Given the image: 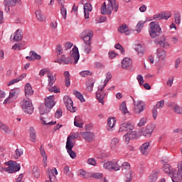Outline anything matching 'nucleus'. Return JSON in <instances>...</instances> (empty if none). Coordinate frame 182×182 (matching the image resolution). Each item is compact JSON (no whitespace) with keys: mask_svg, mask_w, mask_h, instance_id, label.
I'll return each instance as SVG.
<instances>
[{"mask_svg":"<svg viewBox=\"0 0 182 182\" xmlns=\"http://www.w3.org/2000/svg\"><path fill=\"white\" fill-rule=\"evenodd\" d=\"M83 139L88 141V143H92V141H95V134L93 132H82L81 134Z\"/></svg>","mask_w":182,"mask_h":182,"instance_id":"nucleus-12","label":"nucleus"},{"mask_svg":"<svg viewBox=\"0 0 182 182\" xmlns=\"http://www.w3.org/2000/svg\"><path fill=\"white\" fill-rule=\"evenodd\" d=\"M63 102L68 110H69V112H70L71 113H75V112L77 110V108H76V107H73V101L72 100L70 97L65 96L63 97Z\"/></svg>","mask_w":182,"mask_h":182,"instance_id":"nucleus-8","label":"nucleus"},{"mask_svg":"<svg viewBox=\"0 0 182 182\" xmlns=\"http://www.w3.org/2000/svg\"><path fill=\"white\" fill-rule=\"evenodd\" d=\"M143 102L139 101L136 105H135L134 112L135 113H137V114H140L141 112L144 111V106H143L141 104Z\"/></svg>","mask_w":182,"mask_h":182,"instance_id":"nucleus-23","label":"nucleus"},{"mask_svg":"<svg viewBox=\"0 0 182 182\" xmlns=\"http://www.w3.org/2000/svg\"><path fill=\"white\" fill-rule=\"evenodd\" d=\"M4 164H6V166H9V167L5 168L2 166V164L0 161V171L1 173L2 171H6L7 173H10L11 174H12L21 170V165H19V164H17L14 161H9L7 162H5Z\"/></svg>","mask_w":182,"mask_h":182,"instance_id":"nucleus-2","label":"nucleus"},{"mask_svg":"<svg viewBox=\"0 0 182 182\" xmlns=\"http://www.w3.org/2000/svg\"><path fill=\"white\" fill-rule=\"evenodd\" d=\"M149 147H150V142H145L141 146L139 150L143 156L149 154Z\"/></svg>","mask_w":182,"mask_h":182,"instance_id":"nucleus-19","label":"nucleus"},{"mask_svg":"<svg viewBox=\"0 0 182 182\" xmlns=\"http://www.w3.org/2000/svg\"><path fill=\"white\" fill-rule=\"evenodd\" d=\"M172 181L173 182H181L182 181V164L178 167V171H172Z\"/></svg>","mask_w":182,"mask_h":182,"instance_id":"nucleus-9","label":"nucleus"},{"mask_svg":"<svg viewBox=\"0 0 182 182\" xmlns=\"http://www.w3.org/2000/svg\"><path fill=\"white\" fill-rule=\"evenodd\" d=\"M111 163L112 170H114V171H119V170H120V165H119V162L117 161H112Z\"/></svg>","mask_w":182,"mask_h":182,"instance_id":"nucleus-36","label":"nucleus"},{"mask_svg":"<svg viewBox=\"0 0 182 182\" xmlns=\"http://www.w3.org/2000/svg\"><path fill=\"white\" fill-rule=\"evenodd\" d=\"M157 56L161 60H164V59H166V50H158Z\"/></svg>","mask_w":182,"mask_h":182,"instance_id":"nucleus-40","label":"nucleus"},{"mask_svg":"<svg viewBox=\"0 0 182 182\" xmlns=\"http://www.w3.org/2000/svg\"><path fill=\"white\" fill-rule=\"evenodd\" d=\"M73 95H75V97H77V99H79V100L83 103V102H85V98L83 97L82 93H80V92L79 91H74L73 92Z\"/></svg>","mask_w":182,"mask_h":182,"instance_id":"nucleus-41","label":"nucleus"},{"mask_svg":"<svg viewBox=\"0 0 182 182\" xmlns=\"http://www.w3.org/2000/svg\"><path fill=\"white\" fill-rule=\"evenodd\" d=\"M136 136L137 132L131 130L124 134L123 139L126 143H129L132 139H136Z\"/></svg>","mask_w":182,"mask_h":182,"instance_id":"nucleus-11","label":"nucleus"},{"mask_svg":"<svg viewBox=\"0 0 182 182\" xmlns=\"http://www.w3.org/2000/svg\"><path fill=\"white\" fill-rule=\"evenodd\" d=\"M16 2H18V0H4V5L5 6V11H6V12H9V8L15 6V5H16Z\"/></svg>","mask_w":182,"mask_h":182,"instance_id":"nucleus-17","label":"nucleus"},{"mask_svg":"<svg viewBox=\"0 0 182 182\" xmlns=\"http://www.w3.org/2000/svg\"><path fill=\"white\" fill-rule=\"evenodd\" d=\"M29 55L33 58L34 60H41V55H39L38 53H36V52L33 50L30 51Z\"/></svg>","mask_w":182,"mask_h":182,"instance_id":"nucleus-44","label":"nucleus"},{"mask_svg":"<svg viewBox=\"0 0 182 182\" xmlns=\"http://www.w3.org/2000/svg\"><path fill=\"white\" fill-rule=\"evenodd\" d=\"M133 129H134V127L133 126V124L130 123H124L121 125L119 132V133H123V132H129L133 130Z\"/></svg>","mask_w":182,"mask_h":182,"instance_id":"nucleus-13","label":"nucleus"},{"mask_svg":"<svg viewBox=\"0 0 182 182\" xmlns=\"http://www.w3.org/2000/svg\"><path fill=\"white\" fill-rule=\"evenodd\" d=\"M62 109H57L55 114V117H56V119H60V117H62Z\"/></svg>","mask_w":182,"mask_h":182,"instance_id":"nucleus-64","label":"nucleus"},{"mask_svg":"<svg viewBox=\"0 0 182 182\" xmlns=\"http://www.w3.org/2000/svg\"><path fill=\"white\" fill-rule=\"evenodd\" d=\"M144 26V22H143V21H139L137 23V25L136 26L137 33H139L141 31V29H143Z\"/></svg>","mask_w":182,"mask_h":182,"instance_id":"nucleus-50","label":"nucleus"},{"mask_svg":"<svg viewBox=\"0 0 182 182\" xmlns=\"http://www.w3.org/2000/svg\"><path fill=\"white\" fill-rule=\"evenodd\" d=\"M80 76L82 77H87V76H92V73L89 70H84L80 73Z\"/></svg>","mask_w":182,"mask_h":182,"instance_id":"nucleus-52","label":"nucleus"},{"mask_svg":"<svg viewBox=\"0 0 182 182\" xmlns=\"http://www.w3.org/2000/svg\"><path fill=\"white\" fill-rule=\"evenodd\" d=\"M84 52L85 53L89 54L90 52H92V46L91 44H85L84 48Z\"/></svg>","mask_w":182,"mask_h":182,"instance_id":"nucleus-51","label":"nucleus"},{"mask_svg":"<svg viewBox=\"0 0 182 182\" xmlns=\"http://www.w3.org/2000/svg\"><path fill=\"white\" fill-rule=\"evenodd\" d=\"M55 52L58 55H62L63 53V48H62V46H60V44L57 45Z\"/></svg>","mask_w":182,"mask_h":182,"instance_id":"nucleus-57","label":"nucleus"},{"mask_svg":"<svg viewBox=\"0 0 182 182\" xmlns=\"http://www.w3.org/2000/svg\"><path fill=\"white\" fill-rule=\"evenodd\" d=\"M173 112L176 113V114H182V107H180L178 105H174Z\"/></svg>","mask_w":182,"mask_h":182,"instance_id":"nucleus-49","label":"nucleus"},{"mask_svg":"<svg viewBox=\"0 0 182 182\" xmlns=\"http://www.w3.org/2000/svg\"><path fill=\"white\" fill-rule=\"evenodd\" d=\"M67 151L71 159H76V153L75 151H73V150L70 149Z\"/></svg>","mask_w":182,"mask_h":182,"instance_id":"nucleus-62","label":"nucleus"},{"mask_svg":"<svg viewBox=\"0 0 182 182\" xmlns=\"http://www.w3.org/2000/svg\"><path fill=\"white\" fill-rule=\"evenodd\" d=\"M80 39H82L85 45H92V38H93V31L85 30L80 35Z\"/></svg>","mask_w":182,"mask_h":182,"instance_id":"nucleus-6","label":"nucleus"},{"mask_svg":"<svg viewBox=\"0 0 182 182\" xmlns=\"http://www.w3.org/2000/svg\"><path fill=\"white\" fill-rule=\"evenodd\" d=\"M136 79L140 85V86H143L144 85V78H143V75H138Z\"/></svg>","mask_w":182,"mask_h":182,"instance_id":"nucleus-55","label":"nucleus"},{"mask_svg":"<svg viewBox=\"0 0 182 182\" xmlns=\"http://www.w3.org/2000/svg\"><path fill=\"white\" fill-rule=\"evenodd\" d=\"M118 32L119 33H127V32H130V28L126 24H122L119 27Z\"/></svg>","mask_w":182,"mask_h":182,"instance_id":"nucleus-30","label":"nucleus"},{"mask_svg":"<svg viewBox=\"0 0 182 182\" xmlns=\"http://www.w3.org/2000/svg\"><path fill=\"white\" fill-rule=\"evenodd\" d=\"M24 77H26V74H22L20 77L12 80L7 85L8 86H12V85H15V83H18V82H21Z\"/></svg>","mask_w":182,"mask_h":182,"instance_id":"nucleus-29","label":"nucleus"},{"mask_svg":"<svg viewBox=\"0 0 182 182\" xmlns=\"http://www.w3.org/2000/svg\"><path fill=\"white\" fill-rule=\"evenodd\" d=\"M91 177H93V178H102L103 177V174L100 173H93L91 175Z\"/></svg>","mask_w":182,"mask_h":182,"instance_id":"nucleus-60","label":"nucleus"},{"mask_svg":"<svg viewBox=\"0 0 182 182\" xmlns=\"http://www.w3.org/2000/svg\"><path fill=\"white\" fill-rule=\"evenodd\" d=\"M132 63L133 62L132 61V59L129 58H125L122 61V68L127 69V68H129V66H132Z\"/></svg>","mask_w":182,"mask_h":182,"instance_id":"nucleus-22","label":"nucleus"},{"mask_svg":"<svg viewBox=\"0 0 182 182\" xmlns=\"http://www.w3.org/2000/svg\"><path fill=\"white\" fill-rule=\"evenodd\" d=\"M25 94L27 97L33 95V90H32V86H31L29 83L26 84L25 86Z\"/></svg>","mask_w":182,"mask_h":182,"instance_id":"nucleus-27","label":"nucleus"},{"mask_svg":"<svg viewBox=\"0 0 182 182\" xmlns=\"http://www.w3.org/2000/svg\"><path fill=\"white\" fill-rule=\"evenodd\" d=\"M157 177H159V172H155L149 176V182L157 181Z\"/></svg>","mask_w":182,"mask_h":182,"instance_id":"nucleus-47","label":"nucleus"},{"mask_svg":"<svg viewBox=\"0 0 182 182\" xmlns=\"http://www.w3.org/2000/svg\"><path fill=\"white\" fill-rule=\"evenodd\" d=\"M114 48L116 49H119V50H121V53L122 55H124V48H123V46L120 45V43H117L115 46H114Z\"/></svg>","mask_w":182,"mask_h":182,"instance_id":"nucleus-56","label":"nucleus"},{"mask_svg":"<svg viewBox=\"0 0 182 182\" xmlns=\"http://www.w3.org/2000/svg\"><path fill=\"white\" fill-rule=\"evenodd\" d=\"M33 175L36 178H39L41 172L39 171V168L38 166H34L33 168Z\"/></svg>","mask_w":182,"mask_h":182,"instance_id":"nucleus-42","label":"nucleus"},{"mask_svg":"<svg viewBox=\"0 0 182 182\" xmlns=\"http://www.w3.org/2000/svg\"><path fill=\"white\" fill-rule=\"evenodd\" d=\"M80 58V55L79 54V49L77 47H74L73 48V53L70 57H66L65 55H62L61 58H58L55 60V63H59L60 65H69V63H73V59L75 60V65L77 63L79 59Z\"/></svg>","mask_w":182,"mask_h":182,"instance_id":"nucleus-1","label":"nucleus"},{"mask_svg":"<svg viewBox=\"0 0 182 182\" xmlns=\"http://www.w3.org/2000/svg\"><path fill=\"white\" fill-rule=\"evenodd\" d=\"M174 20L176 25H180V23H181V14L180 11H175Z\"/></svg>","mask_w":182,"mask_h":182,"instance_id":"nucleus-33","label":"nucleus"},{"mask_svg":"<svg viewBox=\"0 0 182 182\" xmlns=\"http://www.w3.org/2000/svg\"><path fill=\"white\" fill-rule=\"evenodd\" d=\"M169 18H171V12L167 11V12H161L159 14H154L153 16V19L154 21H161V19H165V21H167Z\"/></svg>","mask_w":182,"mask_h":182,"instance_id":"nucleus-10","label":"nucleus"},{"mask_svg":"<svg viewBox=\"0 0 182 182\" xmlns=\"http://www.w3.org/2000/svg\"><path fill=\"white\" fill-rule=\"evenodd\" d=\"M156 106L157 109H163V107H164V100H162L157 102Z\"/></svg>","mask_w":182,"mask_h":182,"instance_id":"nucleus-61","label":"nucleus"},{"mask_svg":"<svg viewBox=\"0 0 182 182\" xmlns=\"http://www.w3.org/2000/svg\"><path fill=\"white\" fill-rule=\"evenodd\" d=\"M64 76L65 79V86L66 87H69V86H70V73H69V71H65Z\"/></svg>","mask_w":182,"mask_h":182,"instance_id":"nucleus-34","label":"nucleus"},{"mask_svg":"<svg viewBox=\"0 0 182 182\" xmlns=\"http://www.w3.org/2000/svg\"><path fill=\"white\" fill-rule=\"evenodd\" d=\"M72 139H73V136H68L67 138V142H66V146H65L67 151L72 150L73 147H75V144L71 141Z\"/></svg>","mask_w":182,"mask_h":182,"instance_id":"nucleus-26","label":"nucleus"},{"mask_svg":"<svg viewBox=\"0 0 182 182\" xmlns=\"http://www.w3.org/2000/svg\"><path fill=\"white\" fill-rule=\"evenodd\" d=\"M21 106L24 113H27V114H32L33 113V106H32L31 100L28 98L23 99L21 102Z\"/></svg>","mask_w":182,"mask_h":182,"instance_id":"nucleus-5","label":"nucleus"},{"mask_svg":"<svg viewBox=\"0 0 182 182\" xmlns=\"http://www.w3.org/2000/svg\"><path fill=\"white\" fill-rule=\"evenodd\" d=\"M50 28H51V29L53 31L58 29V22L57 21H51L50 23Z\"/></svg>","mask_w":182,"mask_h":182,"instance_id":"nucleus-58","label":"nucleus"},{"mask_svg":"<svg viewBox=\"0 0 182 182\" xmlns=\"http://www.w3.org/2000/svg\"><path fill=\"white\" fill-rule=\"evenodd\" d=\"M48 92H50L51 93H60V89H59L58 87L56 86H51V87H47Z\"/></svg>","mask_w":182,"mask_h":182,"instance_id":"nucleus-39","label":"nucleus"},{"mask_svg":"<svg viewBox=\"0 0 182 182\" xmlns=\"http://www.w3.org/2000/svg\"><path fill=\"white\" fill-rule=\"evenodd\" d=\"M108 1L109 3L107 4V8L106 6V2L102 4L101 7L102 15H106V14H108V15H112V11H113V9L115 11V12H117L119 9V4L116 3V0H108Z\"/></svg>","mask_w":182,"mask_h":182,"instance_id":"nucleus-3","label":"nucleus"},{"mask_svg":"<svg viewBox=\"0 0 182 182\" xmlns=\"http://www.w3.org/2000/svg\"><path fill=\"white\" fill-rule=\"evenodd\" d=\"M135 46V50L137 52L139 56H143L144 55V47L141 43H137Z\"/></svg>","mask_w":182,"mask_h":182,"instance_id":"nucleus-24","label":"nucleus"},{"mask_svg":"<svg viewBox=\"0 0 182 182\" xmlns=\"http://www.w3.org/2000/svg\"><path fill=\"white\" fill-rule=\"evenodd\" d=\"M40 119L42 122V124H46V126H53V124H56V121L46 122L42 116L40 117Z\"/></svg>","mask_w":182,"mask_h":182,"instance_id":"nucleus-46","label":"nucleus"},{"mask_svg":"<svg viewBox=\"0 0 182 182\" xmlns=\"http://www.w3.org/2000/svg\"><path fill=\"white\" fill-rule=\"evenodd\" d=\"M104 168L112 170V161L105 162L103 165Z\"/></svg>","mask_w":182,"mask_h":182,"instance_id":"nucleus-59","label":"nucleus"},{"mask_svg":"<svg viewBox=\"0 0 182 182\" xmlns=\"http://www.w3.org/2000/svg\"><path fill=\"white\" fill-rule=\"evenodd\" d=\"M163 171L166 172V174H168V176H170V177L171 178V180H173V171H174L175 169H171L170 164H164L163 167Z\"/></svg>","mask_w":182,"mask_h":182,"instance_id":"nucleus-21","label":"nucleus"},{"mask_svg":"<svg viewBox=\"0 0 182 182\" xmlns=\"http://www.w3.org/2000/svg\"><path fill=\"white\" fill-rule=\"evenodd\" d=\"M120 139L118 138H113L110 142V149L112 151H117V149L119 147V143Z\"/></svg>","mask_w":182,"mask_h":182,"instance_id":"nucleus-18","label":"nucleus"},{"mask_svg":"<svg viewBox=\"0 0 182 182\" xmlns=\"http://www.w3.org/2000/svg\"><path fill=\"white\" fill-rule=\"evenodd\" d=\"M40 114L43 116V114H48L49 112H50V108H48L46 105H41L40 106Z\"/></svg>","mask_w":182,"mask_h":182,"instance_id":"nucleus-32","label":"nucleus"},{"mask_svg":"<svg viewBox=\"0 0 182 182\" xmlns=\"http://www.w3.org/2000/svg\"><path fill=\"white\" fill-rule=\"evenodd\" d=\"M122 170L124 173L126 174V182H132V180H133V176H132V171L130 170V164L128 162H124L122 164Z\"/></svg>","mask_w":182,"mask_h":182,"instance_id":"nucleus-7","label":"nucleus"},{"mask_svg":"<svg viewBox=\"0 0 182 182\" xmlns=\"http://www.w3.org/2000/svg\"><path fill=\"white\" fill-rule=\"evenodd\" d=\"M154 132V126L153 124L148 125L144 131L142 132V136L144 137H151Z\"/></svg>","mask_w":182,"mask_h":182,"instance_id":"nucleus-16","label":"nucleus"},{"mask_svg":"<svg viewBox=\"0 0 182 182\" xmlns=\"http://www.w3.org/2000/svg\"><path fill=\"white\" fill-rule=\"evenodd\" d=\"M35 14H36L38 21H40L41 22L45 21V17L42 14V12L41 11V10L36 11Z\"/></svg>","mask_w":182,"mask_h":182,"instance_id":"nucleus-38","label":"nucleus"},{"mask_svg":"<svg viewBox=\"0 0 182 182\" xmlns=\"http://www.w3.org/2000/svg\"><path fill=\"white\" fill-rule=\"evenodd\" d=\"M146 122H147V119L143 117V118H141V119H140V121H139V124H138V126H139V127H143V126L144 125L145 123H146Z\"/></svg>","mask_w":182,"mask_h":182,"instance_id":"nucleus-63","label":"nucleus"},{"mask_svg":"<svg viewBox=\"0 0 182 182\" xmlns=\"http://www.w3.org/2000/svg\"><path fill=\"white\" fill-rule=\"evenodd\" d=\"M87 164H90V166H96L97 164V162H96V159L95 158H90L87 161Z\"/></svg>","mask_w":182,"mask_h":182,"instance_id":"nucleus-53","label":"nucleus"},{"mask_svg":"<svg viewBox=\"0 0 182 182\" xmlns=\"http://www.w3.org/2000/svg\"><path fill=\"white\" fill-rule=\"evenodd\" d=\"M115 124H116V119L113 117L109 118L107 119V130H108V132H112Z\"/></svg>","mask_w":182,"mask_h":182,"instance_id":"nucleus-20","label":"nucleus"},{"mask_svg":"<svg viewBox=\"0 0 182 182\" xmlns=\"http://www.w3.org/2000/svg\"><path fill=\"white\" fill-rule=\"evenodd\" d=\"M14 41H15V42H19V41H22V30H16L14 34Z\"/></svg>","mask_w":182,"mask_h":182,"instance_id":"nucleus-25","label":"nucleus"},{"mask_svg":"<svg viewBox=\"0 0 182 182\" xmlns=\"http://www.w3.org/2000/svg\"><path fill=\"white\" fill-rule=\"evenodd\" d=\"M40 154L42 156V157H43V161H44V162L47 161L48 156L46 155V152L45 151V149L42 146L40 147Z\"/></svg>","mask_w":182,"mask_h":182,"instance_id":"nucleus-43","label":"nucleus"},{"mask_svg":"<svg viewBox=\"0 0 182 182\" xmlns=\"http://www.w3.org/2000/svg\"><path fill=\"white\" fill-rule=\"evenodd\" d=\"M93 8L92 7V4L90 3H85L84 4V11L87 12H92Z\"/></svg>","mask_w":182,"mask_h":182,"instance_id":"nucleus-48","label":"nucleus"},{"mask_svg":"<svg viewBox=\"0 0 182 182\" xmlns=\"http://www.w3.org/2000/svg\"><path fill=\"white\" fill-rule=\"evenodd\" d=\"M60 14L64 19H66V15H68V11L66 10V8L62 6L60 8Z\"/></svg>","mask_w":182,"mask_h":182,"instance_id":"nucleus-54","label":"nucleus"},{"mask_svg":"<svg viewBox=\"0 0 182 182\" xmlns=\"http://www.w3.org/2000/svg\"><path fill=\"white\" fill-rule=\"evenodd\" d=\"M20 90L19 88H14L10 90L9 97L11 99L12 97H17L18 95H19Z\"/></svg>","mask_w":182,"mask_h":182,"instance_id":"nucleus-35","label":"nucleus"},{"mask_svg":"<svg viewBox=\"0 0 182 182\" xmlns=\"http://www.w3.org/2000/svg\"><path fill=\"white\" fill-rule=\"evenodd\" d=\"M149 26V35L151 38H157V36H160L161 35V28H160V25H159L156 21L151 22Z\"/></svg>","mask_w":182,"mask_h":182,"instance_id":"nucleus-4","label":"nucleus"},{"mask_svg":"<svg viewBox=\"0 0 182 182\" xmlns=\"http://www.w3.org/2000/svg\"><path fill=\"white\" fill-rule=\"evenodd\" d=\"M74 126H75L76 127H79L80 129H82L83 127V123L82 122V118H80L79 116H77L75 117Z\"/></svg>","mask_w":182,"mask_h":182,"instance_id":"nucleus-31","label":"nucleus"},{"mask_svg":"<svg viewBox=\"0 0 182 182\" xmlns=\"http://www.w3.org/2000/svg\"><path fill=\"white\" fill-rule=\"evenodd\" d=\"M29 131L31 141H33V143H36V132H35V129L33 127H31Z\"/></svg>","mask_w":182,"mask_h":182,"instance_id":"nucleus-28","label":"nucleus"},{"mask_svg":"<svg viewBox=\"0 0 182 182\" xmlns=\"http://www.w3.org/2000/svg\"><path fill=\"white\" fill-rule=\"evenodd\" d=\"M48 86L52 87L53 86V83H55V77H53V75L52 74H48Z\"/></svg>","mask_w":182,"mask_h":182,"instance_id":"nucleus-45","label":"nucleus"},{"mask_svg":"<svg viewBox=\"0 0 182 182\" xmlns=\"http://www.w3.org/2000/svg\"><path fill=\"white\" fill-rule=\"evenodd\" d=\"M119 109L124 114H126L127 113H129V110H127V106L126 105L125 101L122 102L120 107Z\"/></svg>","mask_w":182,"mask_h":182,"instance_id":"nucleus-37","label":"nucleus"},{"mask_svg":"<svg viewBox=\"0 0 182 182\" xmlns=\"http://www.w3.org/2000/svg\"><path fill=\"white\" fill-rule=\"evenodd\" d=\"M55 105V98L53 95H50L49 97L45 98V105L46 107H48V109H52Z\"/></svg>","mask_w":182,"mask_h":182,"instance_id":"nucleus-14","label":"nucleus"},{"mask_svg":"<svg viewBox=\"0 0 182 182\" xmlns=\"http://www.w3.org/2000/svg\"><path fill=\"white\" fill-rule=\"evenodd\" d=\"M105 87H103V86L100 88H98V92H96V97L97 100L100 102V103H102V105H103V103H105V101L103 100L105 99V96H106V94H105V92H103Z\"/></svg>","mask_w":182,"mask_h":182,"instance_id":"nucleus-15","label":"nucleus"}]
</instances>
